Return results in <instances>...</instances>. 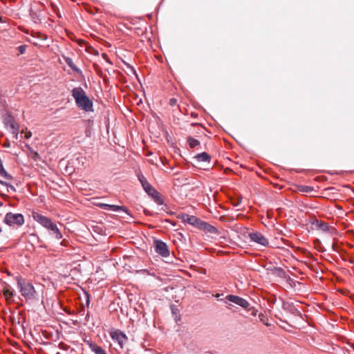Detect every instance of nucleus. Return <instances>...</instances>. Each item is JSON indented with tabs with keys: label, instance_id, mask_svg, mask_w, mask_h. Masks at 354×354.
Returning a JSON list of instances; mask_svg holds the SVG:
<instances>
[{
	"label": "nucleus",
	"instance_id": "obj_1",
	"mask_svg": "<svg viewBox=\"0 0 354 354\" xmlns=\"http://www.w3.org/2000/svg\"><path fill=\"white\" fill-rule=\"evenodd\" d=\"M32 217L35 221L48 230L50 236H54L58 240L62 238V232L57 224L53 223L50 218L39 213H33Z\"/></svg>",
	"mask_w": 354,
	"mask_h": 354
},
{
	"label": "nucleus",
	"instance_id": "obj_2",
	"mask_svg": "<svg viewBox=\"0 0 354 354\" xmlns=\"http://www.w3.org/2000/svg\"><path fill=\"white\" fill-rule=\"evenodd\" d=\"M72 96L79 108L86 112L93 111V101L86 95L82 87L74 88L72 90Z\"/></svg>",
	"mask_w": 354,
	"mask_h": 354
},
{
	"label": "nucleus",
	"instance_id": "obj_3",
	"mask_svg": "<svg viewBox=\"0 0 354 354\" xmlns=\"http://www.w3.org/2000/svg\"><path fill=\"white\" fill-rule=\"evenodd\" d=\"M17 287L22 297L26 300H35L37 298V292L33 285L20 277L17 278Z\"/></svg>",
	"mask_w": 354,
	"mask_h": 354
},
{
	"label": "nucleus",
	"instance_id": "obj_4",
	"mask_svg": "<svg viewBox=\"0 0 354 354\" xmlns=\"http://www.w3.org/2000/svg\"><path fill=\"white\" fill-rule=\"evenodd\" d=\"M138 178L143 189L153 199L155 203L159 205H162L164 201L160 193L149 184L146 178L142 174H138Z\"/></svg>",
	"mask_w": 354,
	"mask_h": 354
},
{
	"label": "nucleus",
	"instance_id": "obj_5",
	"mask_svg": "<svg viewBox=\"0 0 354 354\" xmlns=\"http://www.w3.org/2000/svg\"><path fill=\"white\" fill-rule=\"evenodd\" d=\"M24 216L22 214L8 212L6 214L3 223L9 226L20 227L24 224Z\"/></svg>",
	"mask_w": 354,
	"mask_h": 354
},
{
	"label": "nucleus",
	"instance_id": "obj_6",
	"mask_svg": "<svg viewBox=\"0 0 354 354\" xmlns=\"http://www.w3.org/2000/svg\"><path fill=\"white\" fill-rule=\"evenodd\" d=\"M155 252L162 257H167L169 255V250L167 245L161 240L154 241Z\"/></svg>",
	"mask_w": 354,
	"mask_h": 354
},
{
	"label": "nucleus",
	"instance_id": "obj_7",
	"mask_svg": "<svg viewBox=\"0 0 354 354\" xmlns=\"http://www.w3.org/2000/svg\"><path fill=\"white\" fill-rule=\"evenodd\" d=\"M225 299L236 305L241 306L248 311H250V308H249L250 304L246 299L234 295H228L226 296Z\"/></svg>",
	"mask_w": 354,
	"mask_h": 354
},
{
	"label": "nucleus",
	"instance_id": "obj_8",
	"mask_svg": "<svg viewBox=\"0 0 354 354\" xmlns=\"http://www.w3.org/2000/svg\"><path fill=\"white\" fill-rule=\"evenodd\" d=\"M248 236L250 241L259 245L266 247L269 245V241L261 233L258 232H252L249 234Z\"/></svg>",
	"mask_w": 354,
	"mask_h": 354
},
{
	"label": "nucleus",
	"instance_id": "obj_9",
	"mask_svg": "<svg viewBox=\"0 0 354 354\" xmlns=\"http://www.w3.org/2000/svg\"><path fill=\"white\" fill-rule=\"evenodd\" d=\"M0 185L4 187L3 190L0 189V196L3 198H8V193H14L17 191L15 185L10 182L3 181L0 179Z\"/></svg>",
	"mask_w": 354,
	"mask_h": 354
},
{
	"label": "nucleus",
	"instance_id": "obj_10",
	"mask_svg": "<svg viewBox=\"0 0 354 354\" xmlns=\"http://www.w3.org/2000/svg\"><path fill=\"white\" fill-rule=\"evenodd\" d=\"M282 308L295 316H302L301 311L292 302L283 301L282 303Z\"/></svg>",
	"mask_w": 354,
	"mask_h": 354
},
{
	"label": "nucleus",
	"instance_id": "obj_11",
	"mask_svg": "<svg viewBox=\"0 0 354 354\" xmlns=\"http://www.w3.org/2000/svg\"><path fill=\"white\" fill-rule=\"evenodd\" d=\"M111 338L118 342L121 348H123L124 342L127 340V337L124 333L119 330L113 331L111 333Z\"/></svg>",
	"mask_w": 354,
	"mask_h": 354
},
{
	"label": "nucleus",
	"instance_id": "obj_12",
	"mask_svg": "<svg viewBox=\"0 0 354 354\" xmlns=\"http://www.w3.org/2000/svg\"><path fill=\"white\" fill-rule=\"evenodd\" d=\"M5 125L7 128L10 129V131L12 133L15 134L16 136L19 133V128L17 124L14 121L13 118L11 116H8L5 119L4 121Z\"/></svg>",
	"mask_w": 354,
	"mask_h": 354
},
{
	"label": "nucleus",
	"instance_id": "obj_13",
	"mask_svg": "<svg viewBox=\"0 0 354 354\" xmlns=\"http://www.w3.org/2000/svg\"><path fill=\"white\" fill-rule=\"evenodd\" d=\"M198 229L210 234L218 233V230L216 229V227L202 220L199 223V226Z\"/></svg>",
	"mask_w": 354,
	"mask_h": 354
},
{
	"label": "nucleus",
	"instance_id": "obj_14",
	"mask_svg": "<svg viewBox=\"0 0 354 354\" xmlns=\"http://www.w3.org/2000/svg\"><path fill=\"white\" fill-rule=\"evenodd\" d=\"M98 206L104 209L111 210L113 212L124 211L125 212H127V209L124 206L109 205L106 203H99Z\"/></svg>",
	"mask_w": 354,
	"mask_h": 354
},
{
	"label": "nucleus",
	"instance_id": "obj_15",
	"mask_svg": "<svg viewBox=\"0 0 354 354\" xmlns=\"http://www.w3.org/2000/svg\"><path fill=\"white\" fill-rule=\"evenodd\" d=\"M0 176L6 179L5 181L10 182L15 185H18L17 180L11 174H8L6 169L0 173Z\"/></svg>",
	"mask_w": 354,
	"mask_h": 354
},
{
	"label": "nucleus",
	"instance_id": "obj_16",
	"mask_svg": "<svg viewBox=\"0 0 354 354\" xmlns=\"http://www.w3.org/2000/svg\"><path fill=\"white\" fill-rule=\"evenodd\" d=\"M0 176L6 179L5 181L10 182L15 185H18L17 180L11 174H8L6 169L0 173Z\"/></svg>",
	"mask_w": 354,
	"mask_h": 354
},
{
	"label": "nucleus",
	"instance_id": "obj_17",
	"mask_svg": "<svg viewBox=\"0 0 354 354\" xmlns=\"http://www.w3.org/2000/svg\"><path fill=\"white\" fill-rule=\"evenodd\" d=\"M0 176L6 179L5 181L10 182L15 185H18L17 180L11 174H8L6 169L0 173Z\"/></svg>",
	"mask_w": 354,
	"mask_h": 354
},
{
	"label": "nucleus",
	"instance_id": "obj_18",
	"mask_svg": "<svg viewBox=\"0 0 354 354\" xmlns=\"http://www.w3.org/2000/svg\"><path fill=\"white\" fill-rule=\"evenodd\" d=\"M194 158L198 162H209L211 156L206 152H203L196 155Z\"/></svg>",
	"mask_w": 354,
	"mask_h": 354
},
{
	"label": "nucleus",
	"instance_id": "obj_19",
	"mask_svg": "<svg viewBox=\"0 0 354 354\" xmlns=\"http://www.w3.org/2000/svg\"><path fill=\"white\" fill-rule=\"evenodd\" d=\"M201 221V219L198 218V217H196L195 216H192V215H189V216L186 221V223L192 226H194V227H196L197 228H198L199 223Z\"/></svg>",
	"mask_w": 354,
	"mask_h": 354
},
{
	"label": "nucleus",
	"instance_id": "obj_20",
	"mask_svg": "<svg viewBox=\"0 0 354 354\" xmlns=\"http://www.w3.org/2000/svg\"><path fill=\"white\" fill-rule=\"evenodd\" d=\"M313 224L323 232H328L329 230L328 225L324 221L316 220Z\"/></svg>",
	"mask_w": 354,
	"mask_h": 354
},
{
	"label": "nucleus",
	"instance_id": "obj_21",
	"mask_svg": "<svg viewBox=\"0 0 354 354\" xmlns=\"http://www.w3.org/2000/svg\"><path fill=\"white\" fill-rule=\"evenodd\" d=\"M66 63L67 64V65L73 71H75V72H77V73H80V68H78L76 65L73 63L72 59L69 58V57H66Z\"/></svg>",
	"mask_w": 354,
	"mask_h": 354
},
{
	"label": "nucleus",
	"instance_id": "obj_22",
	"mask_svg": "<svg viewBox=\"0 0 354 354\" xmlns=\"http://www.w3.org/2000/svg\"><path fill=\"white\" fill-rule=\"evenodd\" d=\"M187 142L189 144V147L192 149H194L196 146L200 145V142L198 140L190 136L187 138Z\"/></svg>",
	"mask_w": 354,
	"mask_h": 354
},
{
	"label": "nucleus",
	"instance_id": "obj_23",
	"mask_svg": "<svg viewBox=\"0 0 354 354\" xmlns=\"http://www.w3.org/2000/svg\"><path fill=\"white\" fill-rule=\"evenodd\" d=\"M92 351H94L95 354H107L104 349L98 346H94L92 348Z\"/></svg>",
	"mask_w": 354,
	"mask_h": 354
},
{
	"label": "nucleus",
	"instance_id": "obj_24",
	"mask_svg": "<svg viewBox=\"0 0 354 354\" xmlns=\"http://www.w3.org/2000/svg\"><path fill=\"white\" fill-rule=\"evenodd\" d=\"M3 295L6 298V299L8 300L13 297L14 293L12 290L6 288L3 290Z\"/></svg>",
	"mask_w": 354,
	"mask_h": 354
},
{
	"label": "nucleus",
	"instance_id": "obj_25",
	"mask_svg": "<svg viewBox=\"0 0 354 354\" xmlns=\"http://www.w3.org/2000/svg\"><path fill=\"white\" fill-rule=\"evenodd\" d=\"M299 190L303 192L309 193L313 190V188L310 186L301 185L299 187Z\"/></svg>",
	"mask_w": 354,
	"mask_h": 354
},
{
	"label": "nucleus",
	"instance_id": "obj_26",
	"mask_svg": "<svg viewBox=\"0 0 354 354\" xmlns=\"http://www.w3.org/2000/svg\"><path fill=\"white\" fill-rule=\"evenodd\" d=\"M188 216H189V214H185V213H182L178 216V218L186 223V221H187Z\"/></svg>",
	"mask_w": 354,
	"mask_h": 354
},
{
	"label": "nucleus",
	"instance_id": "obj_27",
	"mask_svg": "<svg viewBox=\"0 0 354 354\" xmlns=\"http://www.w3.org/2000/svg\"><path fill=\"white\" fill-rule=\"evenodd\" d=\"M26 46L25 45H21L18 47V50L20 54H24L26 51Z\"/></svg>",
	"mask_w": 354,
	"mask_h": 354
},
{
	"label": "nucleus",
	"instance_id": "obj_28",
	"mask_svg": "<svg viewBox=\"0 0 354 354\" xmlns=\"http://www.w3.org/2000/svg\"><path fill=\"white\" fill-rule=\"evenodd\" d=\"M127 66L131 71V72L136 76L138 77L137 75V73H136V70L134 69V68L133 66H131L130 64H127Z\"/></svg>",
	"mask_w": 354,
	"mask_h": 354
},
{
	"label": "nucleus",
	"instance_id": "obj_29",
	"mask_svg": "<svg viewBox=\"0 0 354 354\" xmlns=\"http://www.w3.org/2000/svg\"><path fill=\"white\" fill-rule=\"evenodd\" d=\"M176 102H177V100L175 98H171V99L169 100V104L171 106L176 105Z\"/></svg>",
	"mask_w": 354,
	"mask_h": 354
},
{
	"label": "nucleus",
	"instance_id": "obj_30",
	"mask_svg": "<svg viewBox=\"0 0 354 354\" xmlns=\"http://www.w3.org/2000/svg\"><path fill=\"white\" fill-rule=\"evenodd\" d=\"M39 157V154L37 151L32 150V158L36 160Z\"/></svg>",
	"mask_w": 354,
	"mask_h": 354
},
{
	"label": "nucleus",
	"instance_id": "obj_31",
	"mask_svg": "<svg viewBox=\"0 0 354 354\" xmlns=\"http://www.w3.org/2000/svg\"><path fill=\"white\" fill-rule=\"evenodd\" d=\"M84 320H85L84 324H86V322H88V320H89V312H88V311L87 312V313H86V317H85Z\"/></svg>",
	"mask_w": 354,
	"mask_h": 354
},
{
	"label": "nucleus",
	"instance_id": "obj_32",
	"mask_svg": "<svg viewBox=\"0 0 354 354\" xmlns=\"http://www.w3.org/2000/svg\"><path fill=\"white\" fill-rule=\"evenodd\" d=\"M86 306H89V303H90L89 295H88V293H86Z\"/></svg>",
	"mask_w": 354,
	"mask_h": 354
},
{
	"label": "nucleus",
	"instance_id": "obj_33",
	"mask_svg": "<svg viewBox=\"0 0 354 354\" xmlns=\"http://www.w3.org/2000/svg\"><path fill=\"white\" fill-rule=\"evenodd\" d=\"M67 243H68V241H67V240H66V239H64V240L61 242V245H62L63 246H66Z\"/></svg>",
	"mask_w": 354,
	"mask_h": 354
},
{
	"label": "nucleus",
	"instance_id": "obj_34",
	"mask_svg": "<svg viewBox=\"0 0 354 354\" xmlns=\"http://www.w3.org/2000/svg\"><path fill=\"white\" fill-rule=\"evenodd\" d=\"M4 167L3 165V162L0 163V173L4 170Z\"/></svg>",
	"mask_w": 354,
	"mask_h": 354
},
{
	"label": "nucleus",
	"instance_id": "obj_35",
	"mask_svg": "<svg viewBox=\"0 0 354 354\" xmlns=\"http://www.w3.org/2000/svg\"><path fill=\"white\" fill-rule=\"evenodd\" d=\"M32 133L30 132H28L26 134L25 137L26 138H29L31 136Z\"/></svg>",
	"mask_w": 354,
	"mask_h": 354
},
{
	"label": "nucleus",
	"instance_id": "obj_36",
	"mask_svg": "<svg viewBox=\"0 0 354 354\" xmlns=\"http://www.w3.org/2000/svg\"><path fill=\"white\" fill-rule=\"evenodd\" d=\"M103 57L106 59V62H108L109 63L111 64V62H109V58L107 57L106 55V54H102Z\"/></svg>",
	"mask_w": 354,
	"mask_h": 354
},
{
	"label": "nucleus",
	"instance_id": "obj_37",
	"mask_svg": "<svg viewBox=\"0 0 354 354\" xmlns=\"http://www.w3.org/2000/svg\"><path fill=\"white\" fill-rule=\"evenodd\" d=\"M252 310V308H250V310ZM251 314L254 316L256 315V310L252 308V312L251 313Z\"/></svg>",
	"mask_w": 354,
	"mask_h": 354
},
{
	"label": "nucleus",
	"instance_id": "obj_38",
	"mask_svg": "<svg viewBox=\"0 0 354 354\" xmlns=\"http://www.w3.org/2000/svg\"><path fill=\"white\" fill-rule=\"evenodd\" d=\"M0 22H4V21L3 20V18L1 17H0Z\"/></svg>",
	"mask_w": 354,
	"mask_h": 354
},
{
	"label": "nucleus",
	"instance_id": "obj_39",
	"mask_svg": "<svg viewBox=\"0 0 354 354\" xmlns=\"http://www.w3.org/2000/svg\"><path fill=\"white\" fill-rule=\"evenodd\" d=\"M220 297V295L219 294H216V297L218 298Z\"/></svg>",
	"mask_w": 354,
	"mask_h": 354
},
{
	"label": "nucleus",
	"instance_id": "obj_40",
	"mask_svg": "<svg viewBox=\"0 0 354 354\" xmlns=\"http://www.w3.org/2000/svg\"><path fill=\"white\" fill-rule=\"evenodd\" d=\"M3 206V203L1 201H0V207H2Z\"/></svg>",
	"mask_w": 354,
	"mask_h": 354
},
{
	"label": "nucleus",
	"instance_id": "obj_41",
	"mask_svg": "<svg viewBox=\"0 0 354 354\" xmlns=\"http://www.w3.org/2000/svg\"><path fill=\"white\" fill-rule=\"evenodd\" d=\"M12 1H15L16 0H12Z\"/></svg>",
	"mask_w": 354,
	"mask_h": 354
}]
</instances>
